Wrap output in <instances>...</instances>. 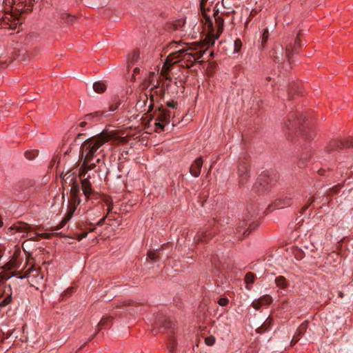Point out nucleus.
<instances>
[{
    "instance_id": "51",
    "label": "nucleus",
    "mask_w": 353,
    "mask_h": 353,
    "mask_svg": "<svg viewBox=\"0 0 353 353\" xmlns=\"http://www.w3.org/2000/svg\"><path fill=\"white\" fill-rule=\"evenodd\" d=\"M106 219V216H103L102 219H101L96 224L97 226H101L104 224L105 220Z\"/></svg>"
},
{
    "instance_id": "34",
    "label": "nucleus",
    "mask_w": 353,
    "mask_h": 353,
    "mask_svg": "<svg viewBox=\"0 0 353 353\" xmlns=\"http://www.w3.org/2000/svg\"><path fill=\"white\" fill-rule=\"evenodd\" d=\"M12 301L11 292L8 293L6 297L0 302V308L7 306Z\"/></svg>"
},
{
    "instance_id": "3",
    "label": "nucleus",
    "mask_w": 353,
    "mask_h": 353,
    "mask_svg": "<svg viewBox=\"0 0 353 353\" xmlns=\"http://www.w3.org/2000/svg\"><path fill=\"white\" fill-rule=\"evenodd\" d=\"M111 135L107 132L93 136L83 142L80 147L79 159L94 158L97 150L111 139Z\"/></svg>"
},
{
    "instance_id": "30",
    "label": "nucleus",
    "mask_w": 353,
    "mask_h": 353,
    "mask_svg": "<svg viewBox=\"0 0 353 353\" xmlns=\"http://www.w3.org/2000/svg\"><path fill=\"white\" fill-rule=\"evenodd\" d=\"M93 89L96 92L103 93L106 90V85L101 82H95L93 84Z\"/></svg>"
},
{
    "instance_id": "41",
    "label": "nucleus",
    "mask_w": 353,
    "mask_h": 353,
    "mask_svg": "<svg viewBox=\"0 0 353 353\" xmlns=\"http://www.w3.org/2000/svg\"><path fill=\"white\" fill-rule=\"evenodd\" d=\"M262 305L263 304L259 299L253 301L252 303V307L256 310H259Z\"/></svg>"
},
{
    "instance_id": "58",
    "label": "nucleus",
    "mask_w": 353,
    "mask_h": 353,
    "mask_svg": "<svg viewBox=\"0 0 353 353\" xmlns=\"http://www.w3.org/2000/svg\"><path fill=\"white\" fill-rule=\"evenodd\" d=\"M139 69L138 68H136L134 69V73H137V72H139Z\"/></svg>"
},
{
    "instance_id": "9",
    "label": "nucleus",
    "mask_w": 353,
    "mask_h": 353,
    "mask_svg": "<svg viewBox=\"0 0 353 353\" xmlns=\"http://www.w3.org/2000/svg\"><path fill=\"white\" fill-rule=\"evenodd\" d=\"M157 323L160 324L164 329L168 330V334L170 336L168 347L170 349V353H172L173 350L176 345L175 340L172 336V334L174 333V324L167 318H163L161 319H159Z\"/></svg>"
},
{
    "instance_id": "17",
    "label": "nucleus",
    "mask_w": 353,
    "mask_h": 353,
    "mask_svg": "<svg viewBox=\"0 0 353 353\" xmlns=\"http://www.w3.org/2000/svg\"><path fill=\"white\" fill-rule=\"evenodd\" d=\"M203 165V160L201 157L196 159L190 168V172L194 177H197L200 174V172Z\"/></svg>"
},
{
    "instance_id": "52",
    "label": "nucleus",
    "mask_w": 353,
    "mask_h": 353,
    "mask_svg": "<svg viewBox=\"0 0 353 353\" xmlns=\"http://www.w3.org/2000/svg\"><path fill=\"white\" fill-rule=\"evenodd\" d=\"M230 0H222V5L225 8H228V6L230 4Z\"/></svg>"
},
{
    "instance_id": "15",
    "label": "nucleus",
    "mask_w": 353,
    "mask_h": 353,
    "mask_svg": "<svg viewBox=\"0 0 353 353\" xmlns=\"http://www.w3.org/2000/svg\"><path fill=\"white\" fill-rule=\"evenodd\" d=\"M20 268V261L16 254L12 257V259L6 264L3 265L2 268L6 271H10L12 270H17Z\"/></svg>"
},
{
    "instance_id": "33",
    "label": "nucleus",
    "mask_w": 353,
    "mask_h": 353,
    "mask_svg": "<svg viewBox=\"0 0 353 353\" xmlns=\"http://www.w3.org/2000/svg\"><path fill=\"white\" fill-rule=\"evenodd\" d=\"M342 187V185L338 184L332 187V188L329 189L327 196H332L334 194H338Z\"/></svg>"
},
{
    "instance_id": "11",
    "label": "nucleus",
    "mask_w": 353,
    "mask_h": 353,
    "mask_svg": "<svg viewBox=\"0 0 353 353\" xmlns=\"http://www.w3.org/2000/svg\"><path fill=\"white\" fill-rule=\"evenodd\" d=\"M157 120L158 122L155 123V125L157 128L160 129L161 131L164 130V124H168L170 123V112L169 110L163 109V108H159V112L157 115Z\"/></svg>"
},
{
    "instance_id": "22",
    "label": "nucleus",
    "mask_w": 353,
    "mask_h": 353,
    "mask_svg": "<svg viewBox=\"0 0 353 353\" xmlns=\"http://www.w3.org/2000/svg\"><path fill=\"white\" fill-rule=\"evenodd\" d=\"M112 318L110 316L103 317L97 326V332H95L94 336L96 335L98 333V332L99 330H101V329L107 328V327H110L112 324Z\"/></svg>"
},
{
    "instance_id": "5",
    "label": "nucleus",
    "mask_w": 353,
    "mask_h": 353,
    "mask_svg": "<svg viewBox=\"0 0 353 353\" xmlns=\"http://www.w3.org/2000/svg\"><path fill=\"white\" fill-rule=\"evenodd\" d=\"M300 46V41L299 36L296 38L294 46L289 45L285 48V52L284 54V48L282 46L276 47L273 50L272 58L274 61L278 64V67L280 68L285 60H288V63L284 65L283 68L288 70L291 68V57L296 53V50Z\"/></svg>"
},
{
    "instance_id": "7",
    "label": "nucleus",
    "mask_w": 353,
    "mask_h": 353,
    "mask_svg": "<svg viewBox=\"0 0 353 353\" xmlns=\"http://www.w3.org/2000/svg\"><path fill=\"white\" fill-rule=\"evenodd\" d=\"M154 101L153 94L149 97L148 94H144L140 96V99L136 104V108L145 114H148L153 110Z\"/></svg>"
},
{
    "instance_id": "8",
    "label": "nucleus",
    "mask_w": 353,
    "mask_h": 353,
    "mask_svg": "<svg viewBox=\"0 0 353 353\" xmlns=\"http://www.w3.org/2000/svg\"><path fill=\"white\" fill-rule=\"evenodd\" d=\"M256 224L250 222V220L243 219L239 221L236 228V234L238 239H242L248 236L254 229Z\"/></svg>"
},
{
    "instance_id": "50",
    "label": "nucleus",
    "mask_w": 353,
    "mask_h": 353,
    "mask_svg": "<svg viewBox=\"0 0 353 353\" xmlns=\"http://www.w3.org/2000/svg\"><path fill=\"white\" fill-rule=\"evenodd\" d=\"M167 105L169 107V108H176V103L173 101H168L167 102Z\"/></svg>"
},
{
    "instance_id": "23",
    "label": "nucleus",
    "mask_w": 353,
    "mask_h": 353,
    "mask_svg": "<svg viewBox=\"0 0 353 353\" xmlns=\"http://www.w3.org/2000/svg\"><path fill=\"white\" fill-rule=\"evenodd\" d=\"M57 14L59 18L63 20L67 23H71L75 19L74 16L71 15L63 10H58Z\"/></svg>"
},
{
    "instance_id": "38",
    "label": "nucleus",
    "mask_w": 353,
    "mask_h": 353,
    "mask_svg": "<svg viewBox=\"0 0 353 353\" xmlns=\"http://www.w3.org/2000/svg\"><path fill=\"white\" fill-rule=\"evenodd\" d=\"M259 300L262 303V304H270L272 301V299L269 295H265L261 296Z\"/></svg>"
},
{
    "instance_id": "42",
    "label": "nucleus",
    "mask_w": 353,
    "mask_h": 353,
    "mask_svg": "<svg viewBox=\"0 0 353 353\" xmlns=\"http://www.w3.org/2000/svg\"><path fill=\"white\" fill-rule=\"evenodd\" d=\"M205 342L208 345H212L215 343V339L213 336L205 338Z\"/></svg>"
},
{
    "instance_id": "39",
    "label": "nucleus",
    "mask_w": 353,
    "mask_h": 353,
    "mask_svg": "<svg viewBox=\"0 0 353 353\" xmlns=\"http://www.w3.org/2000/svg\"><path fill=\"white\" fill-rule=\"evenodd\" d=\"M234 51L238 52L241 46H242V43H241V41L239 39H236L235 41H234Z\"/></svg>"
},
{
    "instance_id": "61",
    "label": "nucleus",
    "mask_w": 353,
    "mask_h": 353,
    "mask_svg": "<svg viewBox=\"0 0 353 353\" xmlns=\"http://www.w3.org/2000/svg\"><path fill=\"white\" fill-rule=\"evenodd\" d=\"M3 225V221L1 220V219L0 218V227Z\"/></svg>"
},
{
    "instance_id": "45",
    "label": "nucleus",
    "mask_w": 353,
    "mask_h": 353,
    "mask_svg": "<svg viewBox=\"0 0 353 353\" xmlns=\"http://www.w3.org/2000/svg\"><path fill=\"white\" fill-rule=\"evenodd\" d=\"M119 105H120V102L119 101H117V102H115V103H112V104H111L110 105L109 110L111 112H114V111H115L118 108V107Z\"/></svg>"
},
{
    "instance_id": "43",
    "label": "nucleus",
    "mask_w": 353,
    "mask_h": 353,
    "mask_svg": "<svg viewBox=\"0 0 353 353\" xmlns=\"http://www.w3.org/2000/svg\"><path fill=\"white\" fill-rule=\"evenodd\" d=\"M184 23H185V22L183 21H181V20H179V21H176L173 24L174 29V30H179L181 27H182V26L184 25Z\"/></svg>"
},
{
    "instance_id": "18",
    "label": "nucleus",
    "mask_w": 353,
    "mask_h": 353,
    "mask_svg": "<svg viewBox=\"0 0 353 353\" xmlns=\"http://www.w3.org/2000/svg\"><path fill=\"white\" fill-rule=\"evenodd\" d=\"M207 1H208V0H201V3H200V8H201V10L202 12V15L205 18V25L208 26V28H209V30L210 31H214L212 21L210 19V17L207 15L206 10L205 8V3Z\"/></svg>"
},
{
    "instance_id": "29",
    "label": "nucleus",
    "mask_w": 353,
    "mask_h": 353,
    "mask_svg": "<svg viewBox=\"0 0 353 353\" xmlns=\"http://www.w3.org/2000/svg\"><path fill=\"white\" fill-rule=\"evenodd\" d=\"M275 283L277 287L282 289H285L288 286V283L285 279L282 276L276 277Z\"/></svg>"
},
{
    "instance_id": "57",
    "label": "nucleus",
    "mask_w": 353,
    "mask_h": 353,
    "mask_svg": "<svg viewBox=\"0 0 353 353\" xmlns=\"http://www.w3.org/2000/svg\"><path fill=\"white\" fill-rule=\"evenodd\" d=\"M303 159H301V162L299 164V167L304 166V162L303 161Z\"/></svg>"
},
{
    "instance_id": "55",
    "label": "nucleus",
    "mask_w": 353,
    "mask_h": 353,
    "mask_svg": "<svg viewBox=\"0 0 353 353\" xmlns=\"http://www.w3.org/2000/svg\"><path fill=\"white\" fill-rule=\"evenodd\" d=\"M87 124V122L86 121H82L80 123V126L82 127V128H84Z\"/></svg>"
},
{
    "instance_id": "48",
    "label": "nucleus",
    "mask_w": 353,
    "mask_h": 353,
    "mask_svg": "<svg viewBox=\"0 0 353 353\" xmlns=\"http://www.w3.org/2000/svg\"><path fill=\"white\" fill-rule=\"evenodd\" d=\"M88 235V232H83L81 234H77L76 239L78 241H81L83 239L85 238Z\"/></svg>"
},
{
    "instance_id": "32",
    "label": "nucleus",
    "mask_w": 353,
    "mask_h": 353,
    "mask_svg": "<svg viewBox=\"0 0 353 353\" xmlns=\"http://www.w3.org/2000/svg\"><path fill=\"white\" fill-rule=\"evenodd\" d=\"M31 228H32L31 225H30L27 223H21L19 226H17V230L20 232L28 233L29 230H30Z\"/></svg>"
},
{
    "instance_id": "59",
    "label": "nucleus",
    "mask_w": 353,
    "mask_h": 353,
    "mask_svg": "<svg viewBox=\"0 0 353 353\" xmlns=\"http://www.w3.org/2000/svg\"><path fill=\"white\" fill-rule=\"evenodd\" d=\"M96 228H90L89 232H92L95 230Z\"/></svg>"
},
{
    "instance_id": "47",
    "label": "nucleus",
    "mask_w": 353,
    "mask_h": 353,
    "mask_svg": "<svg viewBox=\"0 0 353 353\" xmlns=\"http://www.w3.org/2000/svg\"><path fill=\"white\" fill-rule=\"evenodd\" d=\"M148 256L151 260H156L159 257L157 253L154 252H150Z\"/></svg>"
},
{
    "instance_id": "37",
    "label": "nucleus",
    "mask_w": 353,
    "mask_h": 353,
    "mask_svg": "<svg viewBox=\"0 0 353 353\" xmlns=\"http://www.w3.org/2000/svg\"><path fill=\"white\" fill-rule=\"evenodd\" d=\"M37 154L38 152L37 151H28L25 153V157L29 160H33Z\"/></svg>"
},
{
    "instance_id": "4",
    "label": "nucleus",
    "mask_w": 353,
    "mask_h": 353,
    "mask_svg": "<svg viewBox=\"0 0 353 353\" xmlns=\"http://www.w3.org/2000/svg\"><path fill=\"white\" fill-rule=\"evenodd\" d=\"M71 181L72 182V185L70 189V196L68 199L67 212L63 220L52 230V231H57L62 228L72 217L77 207L81 203L79 185L74 178L71 179Z\"/></svg>"
},
{
    "instance_id": "28",
    "label": "nucleus",
    "mask_w": 353,
    "mask_h": 353,
    "mask_svg": "<svg viewBox=\"0 0 353 353\" xmlns=\"http://www.w3.org/2000/svg\"><path fill=\"white\" fill-rule=\"evenodd\" d=\"M103 114V112L97 111L91 114H86L85 116V119L88 121H91L93 120H98L99 117H101Z\"/></svg>"
},
{
    "instance_id": "16",
    "label": "nucleus",
    "mask_w": 353,
    "mask_h": 353,
    "mask_svg": "<svg viewBox=\"0 0 353 353\" xmlns=\"http://www.w3.org/2000/svg\"><path fill=\"white\" fill-rule=\"evenodd\" d=\"M213 17L215 20L216 26H217V35L214 39H218L219 34L222 32L223 29V23L224 20L221 16L219 15V9L214 10L213 13ZM214 42V40H213L212 43Z\"/></svg>"
},
{
    "instance_id": "62",
    "label": "nucleus",
    "mask_w": 353,
    "mask_h": 353,
    "mask_svg": "<svg viewBox=\"0 0 353 353\" xmlns=\"http://www.w3.org/2000/svg\"><path fill=\"white\" fill-rule=\"evenodd\" d=\"M3 254H2V251L0 250V258L2 256Z\"/></svg>"
},
{
    "instance_id": "46",
    "label": "nucleus",
    "mask_w": 353,
    "mask_h": 353,
    "mask_svg": "<svg viewBox=\"0 0 353 353\" xmlns=\"http://www.w3.org/2000/svg\"><path fill=\"white\" fill-rule=\"evenodd\" d=\"M74 292V288H68L67 290H65L62 294H61V296L63 297V299L67 296H70L72 294V292Z\"/></svg>"
},
{
    "instance_id": "36",
    "label": "nucleus",
    "mask_w": 353,
    "mask_h": 353,
    "mask_svg": "<svg viewBox=\"0 0 353 353\" xmlns=\"http://www.w3.org/2000/svg\"><path fill=\"white\" fill-rule=\"evenodd\" d=\"M139 59V54L137 52H133L128 57V62L132 64Z\"/></svg>"
},
{
    "instance_id": "10",
    "label": "nucleus",
    "mask_w": 353,
    "mask_h": 353,
    "mask_svg": "<svg viewBox=\"0 0 353 353\" xmlns=\"http://www.w3.org/2000/svg\"><path fill=\"white\" fill-rule=\"evenodd\" d=\"M237 173L239 184L244 185L250 177L249 164L245 159H240Z\"/></svg>"
},
{
    "instance_id": "25",
    "label": "nucleus",
    "mask_w": 353,
    "mask_h": 353,
    "mask_svg": "<svg viewBox=\"0 0 353 353\" xmlns=\"http://www.w3.org/2000/svg\"><path fill=\"white\" fill-rule=\"evenodd\" d=\"M211 236H212V233L211 232L207 233L205 231H201V232H199L197 234V235L194 237V241L196 243H199V242H205L208 239H210L211 238Z\"/></svg>"
},
{
    "instance_id": "56",
    "label": "nucleus",
    "mask_w": 353,
    "mask_h": 353,
    "mask_svg": "<svg viewBox=\"0 0 353 353\" xmlns=\"http://www.w3.org/2000/svg\"><path fill=\"white\" fill-rule=\"evenodd\" d=\"M131 302L130 301H125V302H123V305H125V306H128L130 305H131Z\"/></svg>"
},
{
    "instance_id": "63",
    "label": "nucleus",
    "mask_w": 353,
    "mask_h": 353,
    "mask_svg": "<svg viewBox=\"0 0 353 353\" xmlns=\"http://www.w3.org/2000/svg\"><path fill=\"white\" fill-rule=\"evenodd\" d=\"M3 296V294L2 293H0V299H1Z\"/></svg>"
},
{
    "instance_id": "24",
    "label": "nucleus",
    "mask_w": 353,
    "mask_h": 353,
    "mask_svg": "<svg viewBox=\"0 0 353 353\" xmlns=\"http://www.w3.org/2000/svg\"><path fill=\"white\" fill-rule=\"evenodd\" d=\"M11 17H12V16H10V17H6L3 19V21L1 23V26H3V28H10V29H13V30L17 28L18 23L16 21V20L11 21L10 20Z\"/></svg>"
},
{
    "instance_id": "20",
    "label": "nucleus",
    "mask_w": 353,
    "mask_h": 353,
    "mask_svg": "<svg viewBox=\"0 0 353 353\" xmlns=\"http://www.w3.org/2000/svg\"><path fill=\"white\" fill-rule=\"evenodd\" d=\"M307 329V321H305L301 323L297 328L295 334L292 339V343H296L300 339V336L303 335Z\"/></svg>"
},
{
    "instance_id": "13",
    "label": "nucleus",
    "mask_w": 353,
    "mask_h": 353,
    "mask_svg": "<svg viewBox=\"0 0 353 353\" xmlns=\"http://www.w3.org/2000/svg\"><path fill=\"white\" fill-rule=\"evenodd\" d=\"M291 205V197L287 194H282L274 201L272 205L269 206L270 210H272L274 208H284Z\"/></svg>"
},
{
    "instance_id": "60",
    "label": "nucleus",
    "mask_w": 353,
    "mask_h": 353,
    "mask_svg": "<svg viewBox=\"0 0 353 353\" xmlns=\"http://www.w3.org/2000/svg\"><path fill=\"white\" fill-rule=\"evenodd\" d=\"M31 9H32V8H31V6H30H30H28V8H26V10H28V11H30V10H31Z\"/></svg>"
},
{
    "instance_id": "6",
    "label": "nucleus",
    "mask_w": 353,
    "mask_h": 353,
    "mask_svg": "<svg viewBox=\"0 0 353 353\" xmlns=\"http://www.w3.org/2000/svg\"><path fill=\"white\" fill-rule=\"evenodd\" d=\"M275 177L267 172L261 173L254 183L252 190L258 194H263L268 192L270 188L275 184Z\"/></svg>"
},
{
    "instance_id": "54",
    "label": "nucleus",
    "mask_w": 353,
    "mask_h": 353,
    "mask_svg": "<svg viewBox=\"0 0 353 353\" xmlns=\"http://www.w3.org/2000/svg\"><path fill=\"white\" fill-rule=\"evenodd\" d=\"M248 214H250L251 216H253L254 214H255V210H248Z\"/></svg>"
},
{
    "instance_id": "27",
    "label": "nucleus",
    "mask_w": 353,
    "mask_h": 353,
    "mask_svg": "<svg viewBox=\"0 0 353 353\" xmlns=\"http://www.w3.org/2000/svg\"><path fill=\"white\" fill-rule=\"evenodd\" d=\"M272 321V320L271 318H270V317L268 318L265 321V322L263 323V325L257 328V330H256L257 332L262 334V333L265 332L266 330H268L269 329L270 326L271 325Z\"/></svg>"
},
{
    "instance_id": "14",
    "label": "nucleus",
    "mask_w": 353,
    "mask_h": 353,
    "mask_svg": "<svg viewBox=\"0 0 353 353\" xmlns=\"http://www.w3.org/2000/svg\"><path fill=\"white\" fill-rule=\"evenodd\" d=\"M344 148H353V138L345 140L333 141L330 143V150H339Z\"/></svg>"
},
{
    "instance_id": "64",
    "label": "nucleus",
    "mask_w": 353,
    "mask_h": 353,
    "mask_svg": "<svg viewBox=\"0 0 353 353\" xmlns=\"http://www.w3.org/2000/svg\"><path fill=\"white\" fill-rule=\"evenodd\" d=\"M246 288L248 289V290H250V288L248 287V285L246 286Z\"/></svg>"
},
{
    "instance_id": "40",
    "label": "nucleus",
    "mask_w": 353,
    "mask_h": 353,
    "mask_svg": "<svg viewBox=\"0 0 353 353\" xmlns=\"http://www.w3.org/2000/svg\"><path fill=\"white\" fill-rule=\"evenodd\" d=\"M268 37H269V32H268V29H265L263 33V36H262V45H264L268 39Z\"/></svg>"
},
{
    "instance_id": "31",
    "label": "nucleus",
    "mask_w": 353,
    "mask_h": 353,
    "mask_svg": "<svg viewBox=\"0 0 353 353\" xmlns=\"http://www.w3.org/2000/svg\"><path fill=\"white\" fill-rule=\"evenodd\" d=\"M301 125V119H297V120L294 121H288V123L285 124V127L288 130H291L293 128H296L298 127V125Z\"/></svg>"
},
{
    "instance_id": "49",
    "label": "nucleus",
    "mask_w": 353,
    "mask_h": 353,
    "mask_svg": "<svg viewBox=\"0 0 353 353\" xmlns=\"http://www.w3.org/2000/svg\"><path fill=\"white\" fill-rule=\"evenodd\" d=\"M314 199H311L310 201L308 202L307 204H306L303 208H302V211H301V213H303L304 211H305L308 207L310 206V205L314 202Z\"/></svg>"
},
{
    "instance_id": "53",
    "label": "nucleus",
    "mask_w": 353,
    "mask_h": 353,
    "mask_svg": "<svg viewBox=\"0 0 353 353\" xmlns=\"http://www.w3.org/2000/svg\"><path fill=\"white\" fill-rule=\"evenodd\" d=\"M325 169H323V168H321L318 170V174L319 175H324L325 174Z\"/></svg>"
},
{
    "instance_id": "44",
    "label": "nucleus",
    "mask_w": 353,
    "mask_h": 353,
    "mask_svg": "<svg viewBox=\"0 0 353 353\" xmlns=\"http://www.w3.org/2000/svg\"><path fill=\"white\" fill-rule=\"evenodd\" d=\"M229 300L228 298H221L218 301V303L221 306H225L228 305Z\"/></svg>"
},
{
    "instance_id": "12",
    "label": "nucleus",
    "mask_w": 353,
    "mask_h": 353,
    "mask_svg": "<svg viewBox=\"0 0 353 353\" xmlns=\"http://www.w3.org/2000/svg\"><path fill=\"white\" fill-rule=\"evenodd\" d=\"M33 272H35V274H34V276H35L36 275L38 274V270L34 269L33 268V266H31L26 272V274L23 276H19V274H20V272L19 271H14L13 272H9V271H6L4 270L2 273H1V278L3 279H5V280H8L9 279H10L11 277L12 276H17L18 278L19 279H23V278H26L27 277L29 274H30L31 273H33Z\"/></svg>"
},
{
    "instance_id": "19",
    "label": "nucleus",
    "mask_w": 353,
    "mask_h": 353,
    "mask_svg": "<svg viewBox=\"0 0 353 353\" xmlns=\"http://www.w3.org/2000/svg\"><path fill=\"white\" fill-rule=\"evenodd\" d=\"M174 61H168V57L166 58L165 62L164 63L161 70V75L165 80H170V77L169 76V72L171 70V66L172 64H174Z\"/></svg>"
},
{
    "instance_id": "26",
    "label": "nucleus",
    "mask_w": 353,
    "mask_h": 353,
    "mask_svg": "<svg viewBox=\"0 0 353 353\" xmlns=\"http://www.w3.org/2000/svg\"><path fill=\"white\" fill-rule=\"evenodd\" d=\"M150 92V97L151 94H153L154 96L157 95V97L163 98L165 95V90L163 88H159V86H154L151 88Z\"/></svg>"
},
{
    "instance_id": "35",
    "label": "nucleus",
    "mask_w": 353,
    "mask_h": 353,
    "mask_svg": "<svg viewBox=\"0 0 353 353\" xmlns=\"http://www.w3.org/2000/svg\"><path fill=\"white\" fill-rule=\"evenodd\" d=\"M255 275L252 272H248L245 276V281L247 285L252 284L254 283Z\"/></svg>"
},
{
    "instance_id": "21",
    "label": "nucleus",
    "mask_w": 353,
    "mask_h": 353,
    "mask_svg": "<svg viewBox=\"0 0 353 353\" xmlns=\"http://www.w3.org/2000/svg\"><path fill=\"white\" fill-rule=\"evenodd\" d=\"M27 236L33 241H39L41 238L50 239L51 237L50 234H39L33 230V228L27 233Z\"/></svg>"
},
{
    "instance_id": "2",
    "label": "nucleus",
    "mask_w": 353,
    "mask_h": 353,
    "mask_svg": "<svg viewBox=\"0 0 353 353\" xmlns=\"http://www.w3.org/2000/svg\"><path fill=\"white\" fill-rule=\"evenodd\" d=\"M93 161L94 158H92L79 159L78 162L79 166L78 176L81 179V190L86 200L90 199L94 191L89 180L90 175H88L87 178H85V176L90 170H94L96 172L101 171V166L104 164L100 158H97L95 162Z\"/></svg>"
},
{
    "instance_id": "1",
    "label": "nucleus",
    "mask_w": 353,
    "mask_h": 353,
    "mask_svg": "<svg viewBox=\"0 0 353 353\" xmlns=\"http://www.w3.org/2000/svg\"><path fill=\"white\" fill-rule=\"evenodd\" d=\"M185 46L180 49H177L176 46L175 52L168 55V61L176 63H181V66L190 68L202 57L205 51L201 50L200 45L198 43H185Z\"/></svg>"
}]
</instances>
